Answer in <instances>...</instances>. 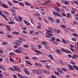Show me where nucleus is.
Instances as JSON below:
<instances>
[{
    "instance_id": "nucleus-1",
    "label": "nucleus",
    "mask_w": 78,
    "mask_h": 78,
    "mask_svg": "<svg viewBox=\"0 0 78 78\" xmlns=\"http://www.w3.org/2000/svg\"><path fill=\"white\" fill-rule=\"evenodd\" d=\"M30 47L32 50H33V51H35V52L36 53H39V54H42V53L40 51H38L37 50H36V49H35V47H34V45H31L30 46Z\"/></svg>"
},
{
    "instance_id": "nucleus-2",
    "label": "nucleus",
    "mask_w": 78,
    "mask_h": 78,
    "mask_svg": "<svg viewBox=\"0 0 78 78\" xmlns=\"http://www.w3.org/2000/svg\"><path fill=\"white\" fill-rule=\"evenodd\" d=\"M13 67L15 68V71H17V72H20L21 71H20V68H19V67L14 66H13Z\"/></svg>"
},
{
    "instance_id": "nucleus-3",
    "label": "nucleus",
    "mask_w": 78,
    "mask_h": 78,
    "mask_svg": "<svg viewBox=\"0 0 78 78\" xmlns=\"http://www.w3.org/2000/svg\"><path fill=\"white\" fill-rule=\"evenodd\" d=\"M48 20H50V22H52L53 23L55 22V20H54V19H53L52 17H48Z\"/></svg>"
},
{
    "instance_id": "nucleus-4",
    "label": "nucleus",
    "mask_w": 78,
    "mask_h": 78,
    "mask_svg": "<svg viewBox=\"0 0 78 78\" xmlns=\"http://www.w3.org/2000/svg\"><path fill=\"white\" fill-rule=\"evenodd\" d=\"M56 70L58 72H59V73H61L62 74H64V73L63 72H62V71L60 69L57 68L56 69Z\"/></svg>"
},
{
    "instance_id": "nucleus-5",
    "label": "nucleus",
    "mask_w": 78,
    "mask_h": 78,
    "mask_svg": "<svg viewBox=\"0 0 78 78\" xmlns=\"http://www.w3.org/2000/svg\"><path fill=\"white\" fill-rule=\"evenodd\" d=\"M54 73L55 74H56L57 76H59V77H61V76L60 75V73L58 72L54 71Z\"/></svg>"
},
{
    "instance_id": "nucleus-6",
    "label": "nucleus",
    "mask_w": 78,
    "mask_h": 78,
    "mask_svg": "<svg viewBox=\"0 0 78 78\" xmlns=\"http://www.w3.org/2000/svg\"><path fill=\"white\" fill-rule=\"evenodd\" d=\"M1 6H2L3 8H4L6 9V8H8V6L7 5H6L5 4H2Z\"/></svg>"
},
{
    "instance_id": "nucleus-7",
    "label": "nucleus",
    "mask_w": 78,
    "mask_h": 78,
    "mask_svg": "<svg viewBox=\"0 0 78 78\" xmlns=\"http://www.w3.org/2000/svg\"><path fill=\"white\" fill-rule=\"evenodd\" d=\"M24 72H25L26 73H27V75H30V72L28 71L27 69H24Z\"/></svg>"
},
{
    "instance_id": "nucleus-8",
    "label": "nucleus",
    "mask_w": 78,
    "mask_h": 78,
    "mask_svg": "<svg viewBox=\"0 0 78 78\" xmlns=\"http://www.w3.org/2000/svg\"><path fill=\"white\" fill-rule=\"evenodd\" d=\"M72 11H71V12L73 14H75V12H76V11L75 9H72Z\"/></svg>"
},
{
    "instance_id": "nucleus-9",
    "label": "nucleus",
    "mask_w": 78,
    "mask_h": 78,
    "mask_svg": "<svg viewBox=\"0 0 78 78\" xmlns=\"http://www.w3.org/2000/svg\"><path fill=\"white\" fill-rule=\"evenodd\" d=\"M5 27L7 30H8V31H11V28H10V27L8 25H6Z\"/></svg>"
},
{
    "instance_id": "nucleus-10",
    "label": "nucleus",
    "mask_w": 78,
    "mask_h": 78,
    "mask_svg": "<svg viewBox=\"0 0 78 78\" xmlns=\"http://www.w3.org/2000/svg\"><path fill=\"white\" fill-rule=\"evenodd\" d=\"M62 50H63L64 52H65V53H71V52L68 50L65 49L64 48L62 49Z\"/></svg>"
},
{
    "instance_id": "nucleus-11",
    "label": "nucleus",
    "mask_w": 78,
    "mask_h": 78,
    "mask_svg": "<svg viewBox=\"0 0 78 78\" xmlns=\"http://www.w3.org/2000/svg\"><path fill=\"white\" fill-rule=\"evenodd\" d=\"M41 44L42 45H47V44H48V43L47 41H43L41 42Z\"/></svg>"
},
{
    "instance_id": "nucleus-12",
    "label": "nucleus",
    "mask_w": 78,
    "mask_h": 78,
    "mask_svg": "<svg viewBox=\"0 0 78 78\" xmlns=\"http://www.w3.org/2000/svg\"><path fill=\"white\" fill-rule=\"evenodd\" d=\"M56 52L59 55H61L62 54V53L61 52V51L58 49H57Z\"/></svg>"
},
{
    "instance_id": "nucleus-13",
    "label": "nucleus",
    "mask_w": 78,
    "mask_h": 78,
    "mask_svg": "<svg viewBox=\"0 0 78 78\" xmlns=\"http://www.w3.org/2000/svg\"><path fill=\"white\" fill-rule=\"evenodd\" d=\"M76 58H78V56L76 55H74L72 56V59H75Z\"/></svg>"
},
{
    "instance_id": "nucleus-14",
    "label": "nucleus",
    "mask_w": 78,
    "mask_h": 78,
    "mask_svg": "<svg viewBox=\"0 0 78 78\" xmlns=\"http://www.w3.org/2000/svg\"><path fill=\"white\" fill-rule=\"evenodd\" d=\"M15 52H16V53H22V52L21 51L16 49L14 51Z\"/></svg>"
},
{
    "instance_id": "nucleus-15",
    "label": "nucleus",
    "mask_w": 78,
    "mask_h": 78,
    "mask_svg": "<svg viewBox=\"0 0 78 78\" xmlns=\"http://www.w3.org/2000/svg\"><path fill=\"white\" fill-rule=\"evenodd\" d=\"M0 69H2V70H5V67L2 65H0Z\"/></svg>"
},
{
    "instance_id": "nucleus-16",
    "label": "nucleus",
    "mask_w": 78,
    "mask_h": 78,
    "mask_svg": "<svg viewBox=\"0 0 78 78\" xmlns=\"http://www.w3.org/2000/svg\"><path fill=\"white\" fill-rule=\"evenodd\" d=\"M7 44H8V42L6 41H4L2 43V45H6Z\"/></svg>"
},
{
    "instance_id": "nucleus-17",
    "label": "nucleus",
    "mask_w": 78,
    "mask_h": 78,
    "mask_svg": "<svg viewBox=\"0 0 78 78\" xmlns=\"http://www.w3.org/2000/svg\"><path fill=\"white\" fill-rule=\"evenodd\" d=\"M19 5L20 6H25V5L23 3H22L21 2H20L19 3Z\"/></svg>"
},
{
    "instance_id": "nucleus-18",
    "label": "nucleus",
    "mask_w": 78,
    "mask_h": 78,
    "mask_svg": "<svg viewBox=\"0 0 78 78\" xmlns=\"http://www.w3.org/2000/svg\"><path fill=\"white\" fill-rule=\"evenodd\" d=\"M73 67L75 68V70H78V67L76 66V65H73Z\"/></svg>"
},
{
    "instance_id": "nucleus-19",
    "label": "nucleus",
    "mask_w": 78,
    "mask_h": 78,
    "mask_svg": "<svg viewBox=\"0 0 78 78\" xmlns=\"http://www.w3.org/2000/svg\"><path fill=\"white\" fill-rule=\"evenodd\" d=\"M68 66L71 69H72V70H73L74 69V68H73V66H71V65H68Z\"/></svg>"
},
{
    "instance_id": "nucleus-20",
    "label": "nucleus",
    "mask_w": 78,
    "mask_h": 78,
    "mask_svg": "<svg viewBox=\"0 0 78 78\" xmlns=\"http://www.w3.org/2000/svg\"><path fill=\"white\" fill-rule=\"evenodd\" d=\"M44 73L45 74H49L50 73V72L48 71H44Z\"/></svg>"
},
{
    "instance_id": "nucleus-21",
    "label": "nucleus",
    "mask_w": 78,
    "mask_h": 78,
    "mask_svg": "<svg viewBox=\"0 0 78 78\" xmlns=\"http://www.w3.org/2000/svg\"><path fill=\"white\" fill-rule=\"evenodd\" d=\"M35 72L36 73H37V74L38 75H40V73H39V70H35Z\"/></svg>"
},
{
    "instance_id": "nucleus-22",
    "label": "nucleus",
    "mask_w": 78,
    "mask_h": 78,
    "mask_svg": "<svg viewBox=\"0 0 78 78\" xmlns=\"http://www.w3.org/2000/svg\"><path fill=\"white\" fill-rule=\"evenodd\" d=\"M65 4H66V5H69V4H70V3L69 2L67 1H65L64 2Z\"/></svg>"
},
{
    "instance_id": "nucleus-23",
    "label": "nucleus",
    "mask_w": 78,
    "mask_h": 78,
    "mask_svg": "<svg viewBox=\"0 0 78 78\" xmlns=\"http://www.w3.org/2000/svg\"><path fill=\"white\" fill-rule=\"evenodd\" d=\"M25 5H27V6H31V5L30 4L27 2H25Z\"/></svg>"
},
{
    "instance_id": "nucleus-24",
    "label": "nucleus",
    "mask_w": 78,
    "mask_h": 78,
    "mask_svg": "<svg viewBox=\"0 0 78 78\" xmlns=\"http://www.w3.org/2000/svg\"><path fill=\"white\" fill-rule=\"evenodd\" d=\"M70 17V14L69 13H67V16H66L67 18L68 19H69V18Z\"/></svg>"
},
{
    "instance_id": "nucleus-25",
    "label": "nucleus",
    "mask_w": 78,
    "mask_h": 78,
    "mask_svg": "<svg viewBox=\"0 0 78 78\" xmlns=\"http://www.w3.org/2000/svg\"><path fill=\"white\" fill-rule=\"evenodd\" d=\"M62 40L63 43H64V44H67V42L66 41V40H65L64 39H62Z\"/></svg>"
},
{
    "instance_id": "nucleus-26",
    "label": "nucleus",
    "mask_w": 78,
    "mask_h": 78,
    "mask_svg": "<svg viewBox=\"0 0 78 78\" xmlns=\"http://www.w3.org/2000/svg\"><path fill=\"white\" fill-rule=\"evenodd\" d=\"M49 57L51 59L53 60V57L52 56V55H49Z\"/></svg>"
},
{
    "instance_id": "nucleus-27",
    "label": "nucleus",
    "mask_w": 78,
    "mask_h": 78,
    "mask_svg": "<svg viewBox=\"0 0 78 78\" xmlns=\"http://www.w3.org/2000/svg\"><path fill=\"white\" fill-rule=\"evenodd\" d=\"M55 9L56 11H59V8H58L56 7H55Z\"/></svg>"
},
{
    "instance_id": "nucleus-28",
    "label": "nucleus",
    "mask_w": 78,
    "mask_h": 78,
    "mask_svg": "<svg viewBox=\"0 0 78 78\" xmlns=\"http://www.w3.org/2000/svg\"><path fill=\"white\" fill-rule=\"evenodd\" d=\"M9 69L10 70H12V71H13V72H14L15 71V68H10Z\"/></svg>"
},
{
    "instance_id": "nucleus-29",
    "label": "nucleus",
    "mask_w": 78,
    "mask_h": 78,
    "mask_svg": "<svg viewBox=\"0 0 78 78\" xmlns=\"http://www.w3.org/2000/svg\"><path fill=\"white\" fill-rule=\"evenodd\" d=\"M61 69L62 70H63V71H64V72H66V71H67V69H66L64 68H62Z\"/></svg>"
},
{
    "instance_id": "nucleus-30",
    "label": "nucleus",
    "mask_w": 78,
    "mask_h": 78,
    "mask_svg": "<svg viewBox=\"0 0 78 78\" xmlns=\"http://www.w3.org/2000/svg\"><path fill=\"white\" fill-rule=\"evenodd\" d=\"M53 13L55 16H57V13L55 11H53Z\"/></svg>"
},
{
    "instance_id": "nucleus-31",
    "label": "nucleus",
    "mask_w": 78,
    "mask_h": 78,
    "mask_svg": "<svg viewBox=\"0 0 78 78\" xmlns=\"http://www.w3.org/2000/svg\"><path fill=\"white\" fill-rule=\"evenodd\" d=\"M42 47V44H40L39 46L38 47V49H41Z\"/></svg>"
},
{
    "instance_id": "nucleus-32",
    "label": "nucleus",
    "mask_w": 78,
    "mask_h": 78,
    "mask_svg": "<svg viewBox=\"0 0 78 78\" xmlns=\"http://www.w3.org/2000/svg\"><path fill=\"white\" fill-rule=\"evenodd\" d=\"M70 48L71 50V51H73V52H75V50L73 49L72 48L70 47Z\"/></svg>"
},
{
    "instance_id": "nucleus-33",
    "label": "nucleus",
    "mask_w": 78,
    "mask_h": 78,
    "mask_svg": "<svg viewBox=\"0 0 78 78\" xmlns=\"http://www.w3.org/2000/svg\"><path fill=\"white\" fill-rule=\"evenodd\" d=\"M23 47L25 48H29V46L27 45H23Z\"/></svg>"
},
{
    "instance_id": "nucleus-34",
    "label": "nucleus",
    "mask_w": 78,
    "mask_h": 78,
    "mask_svg": "<svg viewBox=\"0 0 78 78\" xmlns=\"http://www.w3.org/2000/svg\"><path fill=\"white\" fill-rule=\"evenodd\" d=\"M8 23H9V24H13V23H14L12 21H11L10 22H9Z\"/></svg>"
},
{
    "instance_id": "nucleus-35",
    "label": "nucleus",
    "mask_w": 78,
    "mask_h": 78,
    "mask_svg": "<svg viewBox=\"0 0 78 78\" xmlns=\"http://www.w3.org/2000/svg\"><path fill=\"white\" fill-rule=\"evenodd\" d=\"M0 15H1V16H4V15L2 13V12L1 11H0Z\"/></svg>"
},
{
    "instance_id": "nucleus-36",
    "label": "nucleus",
    "mask_w": 78,
    "mask_h": 78,
    "mask_svg": "<svg viewBox=\"0 0 78 78\" xmlns=\"http://www.w3.org/2000/svg\"><path fill=\"white\" fill-rule=\"evenodd\" d=\"M12 9H13V10H16V9H17V8L15 7H13L12 8Z\"/></svg>"
},
{
    "instance_id": "nucleus-37",
    "label": "nucleus",
    "mask_w": 78,
    "mask_h": 78,
    "mask_svg": "<svg viewBox=\"0 0 78 78\" xmlns=\"http://www.w3.org/2000/svg\"><path fill=\"white\" fill-rule=\"evenodd\" d=\"M19 19L20 20V21H22V17L19 16Z\"/></svg>"
},
{
    "instance_id": "nucleus-38",
    "label": "nucleus",
    "mask_w": 78,
    "mask_h": 78,
    "mask_svg": "<svg viewBox=\"0 0 78 78\" xmlns=\"http://www.w3.org/2000/svg\"><path fill=\"white\" fill-rule=\"evenodd\" d=\"M61 27H62V28H66V27L65 26V25H61Z\"/></svg>"
},
{
    "instance_id": "nucleus-39",
    "label": "nucleus",
    "mask_w": 78,
    "mask_h": 78,
    "mask_svg": "<svg viewBox=\"0 0 78 78\" xmlns=\"http://www.w3.org/2000/svg\"><path fill=\"white\" fill-rule=\"evenodd\" d=\"M32 59H34L35 60L36 59H38V58H37L36 57H32Z\"/></svg>"
},
{
    "instance_id": "nucleus-40",
    "label": "nucleus",
    "mask_w": 78,
    "mask_h": 78,
    "mask_svg": "<svg viewBox=\"0 0 78 78\" xmlns=\"http://www.w3.org/2000/svg\"><path fill=\"white\" fill-rule=\"evenodd\" d=\"M72 41H76V40L75 38H72Z\"/></svg>"
},
{
    "instance_id": "nucleus-41",
    "label": "nucleus",
    "mask_w": 78,
    "mask_h": 78,
    "mask_svg": "<svg viewBox=\"0 0 78 78\" xmlns=\"http://www.w3.org/2000/svg\"><path fill=\"white\" fill-rule=\"evenodd\" d=\"M74 17H78V14H75L73 15Z\"/></svg>"
},
{
    "instance_id": "nucleus-42",
    "label": "nucleus",
    "mask_w": 78,
    "mask_h": 78,
    "mask_svg": "<svg viewBox=\"0 0 78 78\" xmlns=\"http://www.w3.org/2000/svg\"><path fill=\"white\" fill-rule=\"evenodd\" d=\"M10 11H12V12L13 13H16V12H15V11H14L13 10H12V9H10Z\"/></svg>"
},
{
    "instance_id": "nucleus-43",
    "label": "nucleus",
    "mask_w": 78,
    "mask_h": 78,
    "mask_svg": "<svg viewBox=\"0 0 78 78\" xmlns=\"http://www.w3.org/2000/svg\"><path fill=\"white\" fill-rule=\"evenodd\" d=\"M73 36H76V37H77V36H78V35H77V34L76 33L73 34Z\"/></svg>"
},
{
    "instance_id": "nucleus-44",
    "label": "nucleus",
    "mask_w": 78,
    "mask_h": 78,
    "mask_svg": "<svg viewBox=\"0 0 78 78\" xmlns=\"http://www.w3.org/2000/svg\"><path fill=\"white\" fill-rule=\"evenodd\" d=\"M56 41H57V42H60V41H61V40L58 38L56 40Z\"/></svg>"
},
{
    "instance_id": "nucleus-45",
    "label": "nucleus",
    "mask_w": 78,
    "mask_h": 78,
    "mask_svg": "<svg viewBox=\"0 0 78 78\" xmlns=\"http://www.w3.org/2000/svg\"><path fill=\"white\" fill-rule=\"evenodd\" d=\"M34 15H35V16H37V17L40 16V15L39 14H35Z\"/></svg>"
},
{
    "instance_id": "nucleus-46",
    "label": "nucleus",
    "mask_w": 78,
    "mask_h": 78,
    "mask_svg": "<svg viewBox=\"0 0 78 78\" xmlns=\"http://www.w3.org/2000/svg\"><path fill=\"white\" fill-rule=\"evenodd\" d=\"M59 21L60 20L59 19H57L56 20V23H59Z\"/></svg>"
},
{
    "instance_id": "nucleus-47",
    "label": "nucleus",
    "mask_w": 78,
    "mask_h": 78,
    "mask_svg": "<svg viewBox=\"0 0 78 78\" xmlns=\"http://www.w3.org/2000/svg\"><path fill=\"white\" fill-rule=\"evenodd\" d=\"M24 58L25 59H30L29 57H27V56H25Z\"/></svg>"
},
{
    "instance_id": "nucleus-48",
    "label": "nucleus",
    "mask_w": 78,
    "mask_h": 78,
    "mask_svg": "<svg viewBox=\"0 0 78 78\" xmlns=\"http://www.w3.org/2000/svg\"><path fill=\"white\" fill-rule=\"evenodd\" d=\"M57 31V29H56L55 28H54V31H54V32H55V33H56Z\"/></svg>"
},
{
    "instance_id": "nucleus-49",
    "label": "nucleus",
    "mask_w": 78,
    "mask_h": 78,
    "mask_svg": "<svg viewBox=\"0 0 78 78\" xmlns=\"http://www.w3.org/2000/svg\"><path fill=\"white\" fill-rule=\"evenodd\" d=\"M51 39L54 41H55V38L54 37H51Z\"/></svg>"
},
{
    "instance_id": "nucleus-50",
    "label": "nucleus",
    "mask_w": 78,
    "mask_h": 78,
    "mask_svg": "<svg viewBox=\"0 0 78 78\" xmlns=\"http://www.w3.org/2000/svg\"><path fill=\"white\" fill-rule=\"evenodd\" d=\"M60 32V30H58V29L57 30V31H56V32H57V33H59Z\"/></svg>"
},
{
    "instance_id": "nucleus-51",
    "label": "nucleus",
    "mask_w": 78,
    "mask_h": 78,
    "mask_svg": "<svg viewBox=\"0 0 78 78\" xmlns=\"http://www.w3.org/2000/svg\"><path fill=\"white\" fill-rule=\"evenodd\" d=\"M37 28L38 29H41V27L40 26H38L37 27Z\"/></svg>"
},
{
    "instance_id": "nucleus-52",
    "label": "nucleus",
    "mask_w": 78,
    "mask_h": 78,
    "mask_svg": "<svg viewBox=\"0 0 78 78\" xmlns=\"http://www.w3.org/2000/svg\"><path fill=\"white\" fill-rule=\"evenodd\" d=\"M16 45H18L19 46H20V44L17 42L16 43Z\"/></svg>"
},
{
    "instance_id": "nucleus-53",
    "label": "nucleus",
    "mask_w": 78,
    "mask_h": 78,
    "mask_svg": "<svg viewBox=\"0 0 78 78\" xmlns=\"http://www.w3.org/2000/svg\"><path fill=\"white\" fill-rule=\"evenodd\" d=\"M8 3H9V5L10 6H11V5H12L11 2H10V1H9V2H8Z\"/></svg>"
},
{
    "instance_id": "nucleus-54",
    "label": "nucleus",
    "mask_w": 78,
    "mask_h": 78,
    "mask_svg": "<svg viewBox=\"0 0 78 78\" xmlns=\"http://www.w3.org/2000/svg\"><path fill=\"white\" fill-rule=\"evenodd\" d=\"M7 37H9L10 38H11L12 36H11L10 35H7Z\"/></svg>"
},
{
    "instance_id": "nucleus-55",
    "label": "nucleus",
    "mask_w": 78,
    "mask_h": 78,
    "mask_svg": "<svg viewBox=\"0 0 78 78\" xmlns=\"http://www.w3.org/2000/svg\"><path fill=\"white\" fill-rule=\"evenodd\" d=\"M57 16H58L59 17H62V16H61V15L59 14V13H57Z\"/></svg>"
},
{
    "instance_id": "nucleus-56",
    "label": "nucleus",
    "mask_w": 78,
    "mask_h": 78,
    "mask_svg": "<svg viewBox=\"0 0 78 78\" xmlns=\"http://www.w3.org/2000/svg\"><path fill=\"white\" fill-rule=\"evenodd\" d=\"M51 77L52 78H57L56 77V76L52 75L51 76Z\"/></svg>"
},
{
    "instance_id": "nucleus-57",
    "label": "nucleus",
    "mask_w": 78,
    "mask_h": 78,
    "mask_svg": "<svg viewBox=\"0 0 78 78\" xmlns=\"http://www.w3.org/2000/svg\"><path fill=\"white\" fill-rule=\"evenodd\" d=\"M27 25H28V26H30V24L28 22L26 24Z\"/></svg>"
},
{
    "instance_id": "nucleus-58",
    "label": "nucleus",
    "mask_w": 78,
    "mask_h": 78,
    "mask_svg": "<svg viewBox=\"0 0 78 78\" xmlns=\"http://www.w3.org/2000/svg\"><path fill=\"white\" fill-rule=\"evenodd\" d=\"M23 22H24V23H25V24H26L28 22L27 21L25 20H23Z\"/></svg>"
},
{
    "instance_id": "nucleus-59",
    "label": "nucleus",
    "mask_w": 78,
    "mask_h": 78,
    "mask_svg": "<svg viewBox=\"0 0 78 78\" xmlns=\"http://www.w3.org/2000/svg\"><path fill=\"white\" fill-rule=\"evenodd\" d=\"M68 56L69 58H72V56L70 55H68Z\"/></svg>"
},
{
    "instance_id": "nucleus-60",
    "label": "nucleus",
    "mask_w": 78,
    "mask_h": 78,
    "mask_svg": "<svg viewBox=\"0 0 78 78\" xmlns=\"http://www.w3.org/2000/svg\"><path fill=\"white\" fill-rule=\"evenodd\" d=\"M62 16H65V17L66 16V14H65V13H63L62 14Z\"/></svg>"
},
{
    "instance_id": "nucleus-61",
    "label": "nucleus",
    "mask_w": 78,
    "mask_h": 78,
    "mask_svg": "<svg viewBox=\"0 0 78 78\" xmlns=\"http://www.w3.org/2000/svg\"><path fill=\"white\" fill-rule=\"evenodd\" d=\"M41 13L42 14H43V15H45V13L44 12H41Z\"/></svg>"
},
{
    "instance_id": "nucleus-62",
    "label": "nucleus",
    "mask_w": 78,
    "mask_h": 78,
    "mask_svg": "<svg viewBox=\"0 0 78 78\" xmlns=\"http://www.w3.org/2000/svg\"><path fill=\"white\" fill-rule=\"evenodd\" d=\"M10 55H14L15 53H14L13 52H12L10 53Z\"/></svg>"
},
{
    "instance_id": "nucleus-63",
    "label": "nucleus",
    "mask_w": 78,
    "mask_h": 78,
    "mask_svg": "<svg viewBox=\"0 0 78 78\" xmlns=\"http://www.w3.org/2000/svg\"><path fill=\"white\" fill-rule=\"evenodd\" d=\"M18 47V46H17V45H15L14 46V48H17Z\"/></svg>"
},
{
    "instance_id": "nucleus-64",
    "label": "nucleus",
    "mask_w": 78,
    "mask_h": 78,
    "mask_svg": "<svg viewBox=\"0 0 78 78\" xmlns=\"http://www.w3.org/2000/svg\"><path fill=\"white\" fill-rule=\"evenodd\" d=\"M75 19L76 20L78 21V17H76L75 18Z\"/></svg>"
}]
</instances>
